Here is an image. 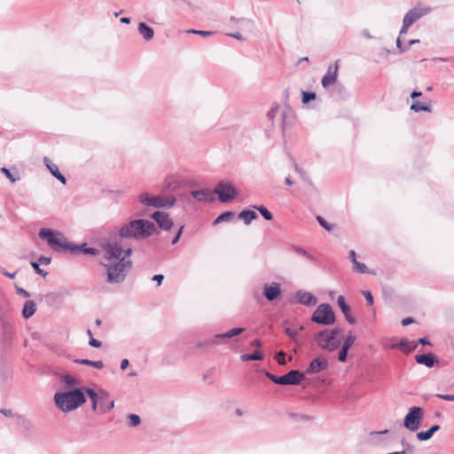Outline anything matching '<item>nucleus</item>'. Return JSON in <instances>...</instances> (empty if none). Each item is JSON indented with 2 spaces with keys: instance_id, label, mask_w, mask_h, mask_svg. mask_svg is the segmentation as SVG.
Listing matches in <instances>:
<instances>
[{
  "instance_id": "25",
  "label": "nucleus",
  "mask_w": 454,
  "mask_h": 454,
  "mask_svg": "<svg viewBox=\"0 0 454 454\" xmlns=\"http://www.w3.org/2000/svg\"><path fill=\"white\" fill-rule=\"evenodd\" d=\"M440 429L439 425H434L432 426L427 431H420L417 434V438L419 441H427L429 440L434 433H436Z\"/></svg>"
},
{
  "instance_id": "61",
  "label": "nucleus",
  "mask_w": 454,
  "mask_h": 454,
  "mask_svg": "<svg viewBox=\"0 0 454 454\" xmlns=\"http://www.w3.org/2000/svg\"><path fill=\"white\" fill-rule=\"evenodd\" d=\"M250 346L251 347L261 348L262 346V341L260 340L256 339V340H253L250 343Z\"/></svg>"
},
{
  "instance_id": "41",
  "label": "nucleus",
  "mask_w": 454,
  "mask_h": 454,
  "mask_svg": "<svg viewBox=\"0 0 454 454\" xmlns=\"http://www.w3.org/2000/svg\"><path fill=\"white\" fill-rule=\"evenodd\" d=\"M189 34L200 35L202 36H208L214 34L212 31H205V30H196V29H189L187 30Z\"/></svg>"
},
{
  "instance_id": "16",
  "label": "nucleus",
  "mask_w": 454,
  "mask_h": 454,
  "mask_svg": "<svg viewBox=\"0 0 454 454\" xmlns=\"http://www.w3.org/2000/svg\"><path fill=\"white\" fill-rule=\"evenodd\" d=\"M295 297L299 303L306 306H314L317 303V298L312 293L299 290L295 294Z\"/></svg>"
},
{
  "instance_id": "26",
  "label": "nucleus",
  "mask_w": 454,
  "mask_h": 454,
  "mask_svg": "<svg viewBox=\"0 0 454 454\" xmlns=\"http://www.w3.org/2000/svg\"><path fill=\"white\" fill-rule=\"evenodd\" d=\"M257 217V214L250 209H244L239 214V218L242 219L247 225L250 224Z\"/></svg>"
},
{
  "instance_id": "14",
  "label": "nucleus",
  "mask_w": 454,
  "mask_h": 454,
  "mask_svg": "<svg viewBox=\"0 0 454 454\" xmlns=\"http://www.w3.org/2000/svg\"><path fill=\"white\" fill-rule=\"evenodd\" d=\"M327 367V359L325 358L324 356H318L310 362L309 367L306 370V372L308 374H316L325 370Z\"/></svg>"
},
{
  "instance_id": "58",
  "label": "nucleus",
  "mask_w": 454,
  "mask_h": 454,
  "mask_svg": "<svg viewBox=\"0 0 454 454\" xmlns=\"http://www.w3.org/2000/svg\"><path fill=\"white\" fill-rule=\"evenodd\" d=\"M17 293L23 295L24 297H29V293L21 287L17 288Z\"/></svg>"
},
{
  "instance_id": "50",
  "label": "nucleus",
  "mask_w": 454,
  "mask_h": 454,
  "mask_svg": "<svg viewBox=\"0 0 454 454\" xmlns=\"http://www.w3.org/2000/svg\"><path fill=\"white\" fill-rule=\"evenodd\" d=\"M89 344L93 348H100L102 345L100 340H96L94 338L90 339Z\"/></svg>"
},
{
  "instance_id": "44",
  "label": "nucleus",
  "mask_w": 454,
  "mask_h": 454,
  "mask_svg": "<svg viewBox=\"0 0 454 454\" xmlns=\"http://www.w3.org/2000/svg\"><path fill=\"white\" fill-rule=\"evenodd\" d=\"M31 265L32 267L34 268V270H35V272L43 277H45L47 275V271L43 270V269H41L39 267V264L38 262H31Z\"/></svg>"
},
{
  "instance_id": "11",
  "label": "nucleus",
  "mask_w": 454,
  "mask_h": 454,
  "mask_svg": "<svg viewBox=\"0 0 454 454\" xmlns=\"http://www.w3.org/2000/svg\"><path fill=\"white\" fill-rule=\"evenodd\" d=\"M245 331V328H231L230 331L224 333H218V334H215L213 338L209 339V340H207L203 342H199L197 344V347L198 348H202V347H205V346H209V345H215L216 344L217 342L215 341V339H224V338H232L234 336H237L240 333H242L243 332Z\"/></svg>"
},
{
  "instance_id": "35",
  "label": "nucleus",
  "mask_w": 454,
  "mask_h": 454,
  "mask_svg": "<svg viewBox=\"0 0 454 454\" xmlns=\"http://www.w3.org/2000/svg\"><path fill=\"white\" fill-rule=\"evenodd\" d=\"M356 340V335L350 331L347 337L344 339L342 347L349 349Z\"/></svg>"
},
{
  "instance_id": "59",
  "label": "nucleus",
  "mask_w": 454,
  "mask_h": 454,
  "mask_svg": "<svg viewBox=\"0 0 454 454\" xmlns=\"http://www.w3.org/2000/svg\"><path fill=\"white\" fill-rule=\"evenodd\" d=\"M2 273H3L5 277H7V278H12H12H14L16 277V274H17V272H16V271H14V272L11 273V272H8V271H6V270H2Z\"/></svg>"
},
{
  "instance_id": "31",
  "label": "nucleus",
  "mask_w": 454,
  "mask_h": 454,
  "mask_svg": "<svg viewBox=\"0 0 454 454\" xmlns=\"http://www.w3.org/2000/svg\"><path fill=\"white\" fill-rule=\"evenodd\" d=\"M74 363L79 364L93 366L99 370L104 367V363L102 361H91L89 359H75Z\"/></svg>"
},
{
  "instance_id": "7",
  "label": "nucleus",
  "mask_w": 454,
  "mask_h": 454,
  "mask_svg": "<svg viewBox=\"0 0 454 454\" xmlns=\"http://www.w3.org/2000/svg\"><path fill=\"white\" fill-rule=\"evenodd\" d=\"M265 375L272 382L278 385H299L304 380V373L298 370H292L283 376H277L269 372Z\"/></svg>"
},
{
  "instance_id": "24",
  "label": "nucleus",
  "mask_w": 454,
  "mask_h": 454,
  "mask_svg": "<svg viewBox=\"0 0 454 454\" xmlns=\"http://www.w3.org/2000/svg\"><path fill=\"white\" fill-rule=\"evenodd\" d=\"M393 348H400L403 353L409 354L413 349L417 348V344L414 342H410L406 339H402L399 343H396L392 346Z\"/></svg>"
},
{
  "instance_id": "55",
  "label": "nucleus",
  "mask_w": 454,
  "mask_h": 454,
  "mask_svg": "<svg viewBox=\"0 0 454 454\" xmlns=\"http://www.w3.org/2000/svg\"><path fill=\"white\" fill-rule=\"evenodd\" d=\"M414 322V319L411 317H405L402 320V325L403 326H407L409 325L410 324L413 323Z\"/></svg>"
},
{
  "instance_id": "15",
  "label": "nucleus",
  "mask_w": 454,
  "mask_h": 454,
  "mask_svg": "<svg viewBox=\"0 0 454 454\" xmlns=\"http://www.w3.org/2000/svg\"><path fill=\"white\" fill-rule=\"evenodd\" d=\"M262 294L269 301L276 300L281 294L280 284L273 282L271 285H264Z\"/></svg>"
},
{
  "instance_id": "54",
  "label": "nucleus",
  "mask_w": 454,
  "mask_h": 454,
  "mask_svg": "<svg viewBox=\"0 0 454 454\" xmlns=\"http://www.w3.org/2000/svg\"><path fill=\"white\" fill-rule=\"evenodd\" d=\"M396 46L400 50V51H404L409 49V46H405V47L402 46V42H401L400 36L396 39Z\"/></svg>"
},
{
  "instance_id": "17",
  "label": "nucleus",
  "mask_w": 454,
  "mask_h": 454,
  "mask_svg": "<svg viewBox=\"0 0 454 454\" xmlns=\"http://www.w3.org/2000/svg\"><path fill=\"white\" fill-rule=\"evenodd\" d=\"M427 12V10L413 8L405 14L403 18V23H406L411 27L415 21L424 16Z\"/></svg>"
},
{
  "instance_id": "29",
  "label": "nucleus",
  "mask_w": 454,
  "mask_h": 454,
  "mask_svg": "<svg viewBox=\"0 0 454 454\" xmlns=\"http://www.w3.org/2000/svg\"><path fill=\"white\" fill-rule=\"evenodd\" d=\"M242 362L252 361V360H262L263 354L260 350H255L252 354H243L240 356Z\"/></svg>"
},
{
  "instance_id": "23",
  "label": "nucleus",
  "mask_w": 454,
  "mask_h": 454,
  "mask_svg": "<svg viewBox=\"0 0 454 454\" xmlns=\"http://www.w3.org/2000/svg\"><path fill=\"white\" fill-rule=\"evenodd\" d=\"M138 32L146 41L152 40L154 36L153 29L147 26L145 22H140L138 24Z\"/></svg>"
},
{
  "instance_id": "53",
  "label": "nucleus",
  "mask_w": 454,
  "mask_h": 454,
  "mask_svg": "<svg viewBox=\"0 0 454 454\" xmlns=\"http://www.w3.org/2000/svg\"><path fill=\"white\" fill-rule=\"evenodd\" d=\"M401 443H402V445L404 447V450H405V452H406L407 450H410V451H412V450H413V447H412L411 445H410L408 442H406V441H405L404 439H403V440L401 441Z\"/></svg>"
},
{
  "instance_id": "45",
  "label": "nucleus",
  "mask_w": 454,
  "mask_h": 454,
  "mask_svg": "<svg viewBox=\"0 0 454 454\" xmlns=\"http://www.w3.org/2000/svg\"><path fill=\"white\" fill-rule=\"evenodd\" d=\"M284 331H285V333H286V335H288L292 340H295V338H296V337H297V335H298V331L294 330V329H292V328H290V327H286V328H285V330H284Z\"/></svg>"
},
{
  "instance_id": "1",
  "label": "nucleus",
  "mask_w": 454,
  "mask_h": 454,
  "mask_svg": "<svg viewBox=\"0 0 454 454\" xmlns=\"http://www.w3.org/2000/svg\"><path fill=\"white\" fill-rule=\"evenodd\" d=\"M156 231L154 223L145 219H137L129 221L121 225L118 231L110 235L106 239L107 244L108 256L114 257V253L120 254L121 251L125 252L126 255L132 254L131 246L128 243L129 239H144L152 236Z\"/></svg>"
},
{
  "instance_id": "3",
  "label": "nucleus",
  "mask_w": 454,
  "mask_h": 454,
  "mask_svg": "<svg viewBox=\"0 0 454 454\" xmlns=\"http://www.w3.org/2000/svg\"><path fill=\"white\" fill-rule=\"evenodd\" d=\"M39 237L45 239L48 245L55 251L63 253L70 251L72 253L82 252L85 254L97 255L98 250L95 247H88L86 244L76 246L67 241L60 233H55L51 229L43 228L39 231Z\"/></svg>"
},
{
  "instance_id": "42",
  "label": "nucleus",
  "mask_w": 454,
  "mask_h": 454,
  "mask_svg": "<svg viewBox=\"0 0 454 454\" xmlns=\"http://www.w3.org/2000/svg\"><path fill=\"white\" fill-rule=\"evenodd\" d=\"M62 381L65 382L68 386H74L76 383L75 379L68 374L63 375L61 378Z\"/></svg>"
},
{
  "instance_id": "9",
  "label": "nucleus",
  "mask_w": 454,
  "mask_h": 454,
  "mask_svg": "<svg viewBox=\"0 0 454 454\" xmlns=\"http://www.w3.org/2000/svg\"><path fill=\"white\" fill-rule=\"evenodd\" d=\"M424 413V410L421 407H411L404 417L403 427L411 432L417 431L421 425Z\"/></svg>"
},
{
  "instance_id": "10",
  "label": "nucleus",
  "mask_w": 454,
  "mask_h": 454,
  "mask_svg": "<svg viewBox=\"0 0 454 454\" xmlns=\"http://www.w3.org/2000/svg\"><path fill=\"white\" fill-rule=\"evenodd\" d=\"M217 194L221 202H228L237 196V190L229 182L220 181L214 189V195Z\"/></svg>"
},
{
  "instance_id": "19",
  "label": "nucleus",
  "mask_w": 454,
  "mask_h": 454,
  "mask_svg": "<svg viewBox=\"0 0 454 454\" xmlns=\"http://www.w3.org/2000/svg\"><path fill=\"white\" fill-rule=\"evenodd\" d=\"M337 303L341 310V312L343 313V315L345 316V318L346 320L350 324V325H355L356 324V318L351 316L350 314V308L349 306L346 303L345 301V298L344 296L342 295H339L338 299H337Z\"/></svg>"
},
{
  "instance_id": "46",
  "label": "nucleus",
  "mask_w": 454,
  "mask_h": 454,
  "mask_svg": "<svg viewBox=\"0 0 454 454\" xmlns=\"http://www.w3.org/2000/svg\"><path fill=\"white\" fill-rule=\"evenodd\" d=\"M363 294L365 298L366 303L368 306L372 305L373 303V297L370 291H363Z\"/></svg>"
},
{
  "instance_id": "56",
  "label": "nucleus",
  "mask_w": 454,
  "mask_h": 454,
  "mask_svg": "<svg viewBox=\"0 0 454 454\" xmlns=\"http://www.w3.org/2000/svg\"><path fill=\"white\" fill-rule=\"evenodd\" d=\"M348 258L349 260L352 262V263L354 264L355 262H357L356 260V252L354 250H350L349 253H348Z\"/></svg>"
},
{
  "instance_id": "36",
  "label": "nucleus",
  "mask_w": 454,
  "mask_h": 454,
  "mask_svg": "<svg viewBox=\"0 0 454 454\" xmlns=\"http://www.w3.org/2000/svg\"><path fill=\"white\" fill-rule=\"evenodd\" d=\"M317 221L320 224V226H322L327 231H332L334 229V225L328 223L325 221V219L323 216H321V215H317Z\"/></svg>"
},
{
  "instance_id": "21",
  "label": "nucleus",
  "mask_w": 454,
  "mask_h": 454,
  "mask_svg": "<svg viewBox=\"0 0 454 454\" xmlns=\"http://www.w3.org/2000/svg\"><path fill=\"white\" fill-rule=\"evenodd\" d=\"M44 163L47 168L51 171L53 176H55L58 180H59L63 184H66L67 179L64 175H62L57 165L51 163V161L48 158H44Z\"/></svg>"
},
{
  "instance_id": "47",
  "label": "nucleus",
  "mask_w": 454,
  "mask_h": 454,
  "mask_svg": "<svg viewBox=\"0 0 454 454\" xmlns=\"http://www.w3.org/2000/svg\"><path fill=\"white\" fill-rule=\"evenodd\" d=\"M285 356H286V353H285L284 351H282V350H281V351H279V352L277 354V356H276V359H277V361H278V363L279 364L284 365V364H286V359H285Z\"/></svg>"
},
{
  "instance_id": "20",
  "label": "nucleus",
  "mask_w": 454,
  "mask_h": 454,
  "mask_svg": "<svg viewBox=\"0 0 454 454\" xmlns=\"http://www.w3.org/2000/svg\"><path fill=\"white\" fill-rule=\"evenodd\" d=\"M415 360L418 364H424L427 368H432L437 362L435 356L433 355L432 353L416 355Z\"/></svg>"
},
{
  "instance_id": "48",
  "label": "nucleus",
  "mask_w": 454,
  "mask_h": 454,
  "mask_svg": "<svg viewBox=\"0 0 454 454\" xmlns=\"http://www.w3.org/2000/svg\"><path fill=\"white\" fill-rule=\"evenodd\" d=\"M435 396H436V397H438V398H440V399L445 400V401L454 402V395H449V394H446V395H443V394H437Z\"/></svg>"
},
{
  "instance_id": "6",
  "label": "nucleus",
  "mask_w": 454,
  "mask_h": 454,
  "mask_svg": "<svg viewBox=\"0 0 454 454\" xmlns=\"http://www.w3.org/2000/svg\"><path fill=\"white\" fill-rule=\"evenodd\" d=\"M138 200L145 206L153 207L155 208H170L176 204V201L174 196H151L147 192L141 193L138 196Z\"/></svg>"
},
{
  "instance_id": "64",
  "label": "nucleus",
  "mask_w": 454,
  "mask_h": 454,
  "mask_svg": "<svg viewBox=\"0 0 454 454\" xmlns=\"http://www.w3.org/2000/svg\"><path fill=\"white\" fill-rule=\"evenodd\" d=\"M409 27L410 26L408 24L403 22V27H402V28L400 30V35L405 34L407 32Z\"/></svg>"
},
{
  "instance_id": "62",
  "label": "nucleus",
  "mask_w": 454,
  "mask_h": 454,
  "mask_svg": "<svg viewBox=\"0 0 454 454\" xmlns=\"http://www.w3.org/2000/svg\"><path fill=\"white\" fill-rule=\"evenodd\" d=\"M129 364V362L127 358H124L121 362V369L125 370Z\"/></svg>"
},
{
  "instance_id": "52",
  "label": "nucleus",
  "mask_w": 454,
  "mask_h": 454,
  "mask_svg": "<svg viewBox=\"0 0 454 454\" xmlns=\"http://www.w3.org/2000/svg\"><path fill=\"white\" fill-rule=\"evenodd\" d=\"M51 258L50 257H45V256H41L39 259H38V262L42 264H44V265H48L51 263Z\"/></svg>"
},
{
  "instance_id": "57",
  "label": "nucleus",
  "mask_w": 454,
  "mask_h": 454,
  "mask_svg": "<svg viewBox=\"0 0 454 454\" xmlns=\"http://www.w3.org/2000/svg\"><path fill=\"white\" fill-rule=\"evenodd\" d=\"M91 403H92V409L93 411H97L98 408L99 409V401H100V398H96V399H93V400H90Z\"/></svg>"
},
{
  "instance_id": "12",
  "label": "nucleus",
  "mask_w": 454,
  "mask_h": 454,
  "mask_svg": "<svg viewBox=\"0 0 454 454\" xmlns=\"http://www.w3.org/2000/svg\"><path fill=\"white\" fill-rule=\"evenodd\" d=\"M152 218L154 219L158 226L164 231L170 230L174 225L169 215L163 211H155L152 215Z\"/></svg>"
},
{
  "instance_id": "40",
  "label": "nucleus",
  "mask_w": 454,
  "mask_h": 454,
  "mask_svg": "<svg viewBox=\"0 0 454 454\" xmlns=\"http://www.w3.org/2000/svg\"><path fill=\"white\" fill-rule=\"evenodd\" d=\"M353 265H354L353 269L355 271L361 273V274L367 272V267L364 263L359 262L357 261V262H355V263Z\"/></svg>"
},
{
  "instance_id": "60",
  "label": "nucleus",
  "mask_w": 454,
  "mask_h": 454,
  "mask_svg": "<svg viewBox=\"0 0 454 454\" xmlns=\"http://www.w3.org/2000/svg\"><path fill=\"white\" fill-rule=\"evenodd\" d=\"M164 277L161 274L154 275L153 280L157 281L158 286H160L163 280Z\"/></svg>"
},
{
  "instance_id": "32",
  "label": "nucleus",
  "mask_w": 454,
  "mask_h": 454,
  "mask_svg": "<svg viewBox=\"0 0 454 454\" xmlns=\"http://www.w3.org/2000/svg\"><path fill=\"white\" fill-rule=\"evenodd\" d=\"M411 110H412L416 113L422 112V111L430 113L432 111V108H431L430 105H426L421 102H414L411 106Z\"/></svg>"
},
{
  "instance_id": "38",
  "label": "nucleus",
  "mask_w": 454,
  "mask_h": 454,
  "mask_svg": "<svg viewBox=\"0 0 454 454\" xmlns=\"http://www.w3.org/2000/svg\"><path fill=\"white\" fill-rule=\"evenodd\" d=\"M317 95L315 92L302 91V99L301 102L303 104L309 103L310 100H314Z\"/></svg>"
},
{
  "instance_id": "4",
  "label": "nucleus",
  "mask_w": 454,
  "mask_h": 454,
  "mask_svg": "<svg viewBox=\"0 0 454 454\" xmlns=\"http://www.w3.org/2000/svg\"><path fill=\"white\" fill-rule=\"evenodd\" d=\"M54 401L59 410L68 412L77 409L86 402L83 392L74 388L67 392H57L54 395Z\"/></svg>"
},
{
  "instance_id": "63",
  "label": "nucleus",
  "mask_w": 454,
  "mask_h": 454,
  "mask_svg": "<svg viewBox=\"0 0 454 454\" xmlns=\"http://www.w3.org/2000/svg\"><path fill=\"white\" fill-rule=\"evenodd\" d=\"M228 35L231 37L236 38L238 40H243V36L239 32L229 34Z\"/></svg>"
},
{
  "instance_id": "2",
  "label": "nucleus",
  "mask_w": 454,
  "mask_h": 454,
  "mask_svg": "<svg viewBox=\"0 0 454 454\" xmlns=\"http://www.w3.org/2000/svg\"><path fill=\"white\" fill-rule=\"evenodd\" d=\"M104 258L106 262L103 265L107 271L106 281L110 284H119L124 281L129 271L132 268V262L128 259L129 255H126L125 252L121 251L120 254L114 253V257L108 256L107 244H103Z\"/></svg>"
},
{
  "instance_id": "5",
  "label": "nucleus",
  "mask_w": 454,
  "mask_h": 454,
  "mask_svg": "<svg viewBox=\"0 0 454 454\" xmlns=\"http://www.w3.org/2000/svg\"><path fill=\"white\" fill-rule=\"evenodd\" d=\"M341 340V330L338 327L323 330L315 335L317 345L328 351L336 350L340 346Z\"/></svg>"
},
{
  "instance_id": "51",
  "label": "nucleus",
  "mask_w": 454,
  "mask_h": 454,
  "mask_svg": "<svg viewBox=\"0 0 454 454\" xmlns=\"http://www.w3.org/2000/svg\"><path fill=\"white\" fill-rule=\"evenodd\" d=\"M183 229H184V225H182V226L179 228V230H178V231H177L176 235V236H175V238L172 239V242H171V243H172V245H175V244H176V243L178 242V240H179V239H180V237H181V235H182Z\"/></svg>"
},
{
  "instance_id": "33",
  "label": "nucleus",
  "mask_w": 454,
  "mask_h": 454,
  "mask_svg": "<svg viewBox=\"0 0 454 454\" xmlns=\"http://www.w3.org/2000/svg\"><path fill=\"white\" fill-rule=\"evenodd\" d=\"M234 216V213L233 212H231V211H225L223 213H222L221 215H219L215 220L214 221V224H218V223H223V222H228L230 221L231 218H233Z\"/></svg>"
},
{
  "instance_id": "43",
  "label": "nucleus",
  "mask_w": 454,
  "mask_h": 454,
  "mask_svg": "<svg viewBox=\"0 0 454 454\" xmlns=\"http://www.w3.org/2000/svg\"><path fill=\"white\" fill-rule=\"evenodd\" d=\"M348 351V349L346 348V347L341 346V348L339 351V356H338V359L340 362H345L347 360Z\"/></svg>"
},
{
  "instance_id": "18",
  "label": "nucleus",
  "mask_w": 454,
  "mask_h": 454,
  "mask_svg": "<svg viewBox=\"0 0 454 454\" xmlns=\"http://www.w3.org/2000/svg\"><path fill=\"white\" fill-rule=\"evenodd\" d=\"M191 195L198 201H213L215 200L214 191L209 189L192 191Z\"/></svg>"
},
{
  "instance_id": "8",
  "label": "nucleus",
  "mask_w": 454,
  "mask_h": 454,
  "mask_svg": "<svg viewBox=\"0 0 454 454\" xmlns=\"http://www.w3.org/2000/svg\"><path fill=\"white\" fill-rule=\"evenodd\" d=\"M311 320L318 325H331L335 322V315L328 303H322L315 309Z\"/></svg>"
},
{
  "instance_id": "28",
  "label": "nucleus",
  "mask_w": 454,
  "mask_h": 454,
  "mask_svg": "<svg viewBox=\"0 0 454 454\" xmlns=\"http://www.w3.org/2000/svg\"><path fill=\"white\" fill-rule=\"evenodd\" d=\"M114 401L109 400L108 394H107L106 398L103 400V404H102V401H99V412L100 413H105V412L114 409Z\"/></svg>"
},
{
  "instance_id": "22",
  "label": "nucleus",
  "mask_w": 454,
  "mask_h": 454,
  "mask_svg": "<svg viewBox=\"0 0 454 454\" xmlns=\"http://www.w3.org/2000/svg\"><path fill=\"white\" fill-rule=\"evenodd\" d=\"M180 186V181L175 176H168L163 184L162 191L163 192H172L176 190Z\"/></svg>"
},
{
  "instance_id": "39",
  "label": "nucleus",
  "mask_w": 454,
  "mask_h": 454,
  "mask_svg": "<svg viewBox=\"0 0 454 454\" xmlns=\"http://www.w3.org/2000/svg\"><path fill=\"white\" fill-rule=\"evenodd\" d=\"M1 172H2L3 174H4V175H5V176H6V177H7V178L12 182V183H15L16 181H18V180L20 179V176H19L18 175H17V176H13V175L12 174V172H11L8 168H4V167L1 168Z\"/></svg>"
},
{
  "instance_id": "34",
  "label": "nucleus",
  "mask_w": 454,
  "mask_h": 454,
  "mask_svg": "<svg viewBox=\"0 0 454 454\" xmlns=\"http://www.w3.org/2000/svg\"><path fill=\"white\" fill-rule=\"evenodd\" d=\"M254 208L258 210L265 220H267V221L272 220V218H273L272 214L264 206H259V207L254 206Z\"/></svg>"
},
{
  "instance_id": "49",
  "label": "nucleus",
  "mask_w": 454,
  "mask_h": 454,
  "mask_svg": "<svg viewBox=\"0 0 454 454\" xmlns=\"http://www.w3.org/2000/svg\"><path fill=\"white\" fill-rule=\"evenodd\" d=\"M293 250H294L296 254H301V255H303V256H305V255L307 254V253H308L304 248H302V247H298V246H294V247H293Z\"/></svg>"
},
{
  "instance_id": "37",
  "label": "nucleus",
  "mask_w": 454,
  "mask_h": 454,
  "mask_svg": "<svg viewBox=\"0 0 454 454\" xmlns=\"http://www.w3.org/2000/svg\"><path fill=\"white\" fill-rule=\"evenodd\" d=\"M141 423L140 417L137 414H129L128 416V424L129 427H137Z\"/></svg>"
},
{
  "instance_id": "30",
  "label": "nucleus",
  "mask_w": 454,
  "mask_h": 454,
  "mask_svg": "<svg viewBox=\"0 0 454 454\" xmlns=\"http://www.w3.org/2000/svg\"><path fill=\"white\" fill-rule=\"evenodd\" d=\"M86 393L90 400L100 398V401L103 402V400L106 399L107 396V392L106 390H100L98 393H97L92 388H87Z\"/></svg>"
},
{
  "instance_id": "13",
  "label": "nucleus",
  "mask_w": 454,
  "mask_h": 454,
  "mask_svg": "<svg viewBox=\"0 0 454 454\" xmlns=\"http://www.w3.org/2000/svg\"><path fill=\"white\" fill-rule=\"evenodd\" d=\"M338 69H339L338 61H336L334 64L330 65L328 67V69H327L325 74L323 76L322 81H321L324 88H327L330 85L336 82L337 77H338Z\"/></svg>"
},
{
  "instance_id": "27",
  "label": "nucleus",
  "mask_w": 454,
  "mask_h": 454,
  "mask_svg": "<svg viewBox=\"0 0 454 454\" xmlns=\"http://www.w3.org/2000/svg\"><path fill=\"white\" fill-rule=\"evenodd\" d=\"M35 312V303L34 301H27L22 309V316L27 319L31 317Z\"/></svg>"
}]
</instances>
